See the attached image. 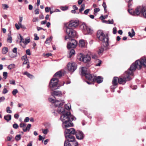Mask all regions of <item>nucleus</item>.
I'll return each instance as SVG.
<instances>
[{"instance_id":"obj_1","label":"nucleus","mask_w":146,"mask_h":146,"mask_svg":"<svg viewBox=\"0 0 146 146\" xmlns=\"http://www.w3.org/2000/svg\"><path fill=\"white\" fill-rule=\"evenodd\" d=\"M78 25V21L77 20L71 21L70 22L68 26L66 27V32L68 35V36H65V40H67L68 39H70L76 36V32L73 29V28L77 26Z\"/></svg>"},{"instance_id":"obj_2","label":"nucleus","mask_w":146,"mask_h":146,"mask_svg":"<svg viewBox=\"0 0 146 146\" xmlns=\"http://www.w3.org/2000/svg\"><path fill=\"white\" fill-rule=\"evenodd\" d=\"M136 67L134 66V64H132L130 68L125 72L123 78H118V83L119 84L125 83L126 81H129L132 78L133 72L136 70Z\"/></svg>"},{"instance_id":"obj_3","label":"nucleus","mask_w":146,"mask_h":146,"mask_svg":"<svg viewBox=\"0 0 146 146\" xmlns=\"http://www.w3.org/2000/svg\"><path fill=\"white\" fill-rule=\"evenodd\" d=\"M62 114L61 116L60 119L63 123L64 124L65 127H68L72 126L73 123L70 121H72L75 119V118L71 115L70 113L69 112L66 111Z\"/></svg>"},{"instance_id":"obj_4","label":"nucleus","mask_w":146,"mask_h":146,"mask_svg":"<svg viewBox=\"0 0 146 146\" xmlns=\"http://www.w3.org/2000/svg\"><path fill=\"white\" fill-rule=\"evenodd\" d=\"M64 135L66 139L72 143V146H78V142L75 140V137L74 135L76 133V131L74 128L66 129L64 131Z\"/></svg>"},{"instance_id":"obj_5","label":"nucleus","mask_w":146,"mask_h":146,"mask_svg":"<svg viewBox=\"0 0 146 146\" xmlns=\"http://www.w3.org/2000/svg\"><path fill=\"white\" fill-rule=\"evenodd\" d=\"M62 76V72L59 71L56 72L54 75V78L50 80L49 86L52 90L57 89L59 88L58 86V78H60Z\"/></svg>"},{"instance_id":"obj_6","label":"nucleus","mask_w":146,"mask_h":146,"mask_svg":"<svg viewBox=\"0 0 146 146\" xmlns=\"http://www.w3.org/2000/svg\"><path fill=\"white\" fill-rule=\"evenodd\" d=\"M97 36L100 40L103 42V46L106 48L109 44L108 35H105L102 31L99 30L97 32Z\"/></svg>"},{"instance_id":"obj_7","label":"nucleus","mask_w":146,"mask_h":146,"mask_svg":"<svg viewBox=\"0 0 146 146\" xmlns=\"http://www.w3.org/2000/svg\"><path fill=\"white\" fill-rule=\"evenodd\" d=\"M132 64H134V66L136 67V69L137 68L140 69L142 66L146 67V57L141 58L139 60L135 61V63Z\"/></svg>"},{"instance_id":"obj_8","label":"nucleus","mask_w":146,"mask_h":146,"mask_svg":"<svg viewBox=\"0 0 146 146\" xmlns=\"http://www.w3.org/2000/svg\"><path fill=\"white\" fill-rule=\"evenodd\" d=\"M64 103L63 100L56 101L55 102V106L56 107H58L57 111L59 113L62 114L66 112L63 108Z\"/></svg>"},{"instance_id":"obj_9","label":"nucleus","mask_w":146,"mask_h":146,"mask_svg":"<svg viewBox=\"0 0 146 146\" xmlns=\"http://www.w3.org/2000/svg\"><path fill=\"white\" fill-rule=\"evenodd\" d=\"M84 33L85 35H91L93 33V30L90 28L88 27L84 23H82L80 26Z\"/></svg>"},{"instance_id":"obj_10","label":"nucleus","mask_w":146,"mask_h":146,"mask_svg":"<svg viewBox=\"0 0 146 146\" xmlns=\"http://www.w3.org/2000/svg\"><path fill=\"white\" fill-rule=\"evenodd\" d=\"M137 13L139 15L141 13L144 17L146 18V7L143 6H139L137 7Z\"/></svg>"},{"instance_id":"obj_11","label":"nucleus","mask_w":146,"mask_h":146,"mask_svg":"<svg viewBox=\"0 0 146 146\" xmlns=\"http://www.w3.org/2000/svg\"><path fill=\"white\" fill-rule=\"evenodd\" d=\"M78 57L80 60L85 63H86L90 61L91 59V58L89 55H85L82 54H80Z\"/></svg>"},{"instance_id":"obj_12","label":"nucleus","mask_w":146,"mask_h":146,"mask_svg":"<svg viewBox=\"0 0 146 146\" xmlns=\"http://www.w3.org/2000/svg\"><path fill=\"white\" fill-rule=\"evenodd\" d=\"M67 67L69 71L73 72L77 68V65L74 62H69L67 65Z\"/></svg>"},{"instance_id":"obj_13","label":"nucleus","mask_w":146,"mask_h":146,"mask_svg":"<svg viewBox=\"0 0 146 146\" xmlns=\"http://www.w3.org/2000/svg\"><path fill=\"white\" fill-rule=\"evenodd\" d=\"M77 44V43L76 41L75 40L72 39L71 42L67 44V47L68 49L71 48H74L76 47Z\"/></svg>"},{"instance_id":"obj_14","label":"nucleus","mask_w":146,"mask_h":146,"mask_svg":"<svg viewBox=\"0 0 146 146\" xmlns=\"http://www.w3.org/2000/svg\"><path fill=\"white\" fill-rule=\"evenodd\" d=\"M76 138L78 139H82L84 137V135L83 133L80 131H76Z\"/></svg>"},{"instance_id":"obj_15","label":"nucleus","mask_w":146,"mask_h":146,"mask_svg":"<svg viewBox=\"0 0 146 146\" xmlns=\"http://www.w3.org/2000/svg\"><path fill=\"white\" fill-rule=\"evenodd\" d=\"M51 95L53 96L54 98H55V97L56 96H62V93L61 91H54L51 93Z\"/></svg>"},{"instance_id":"obj_16","label":"nucleus","mask_w":146,"mask_h":146,"mask_svg":"<svg viewBox=\"0 0 146 146\" xmlns=\"http://www.w3.org/2000/svg\"><path fill=\"white\" fill-rule=\"evenodd\" d=\"M103 81V78L101 76H94L93 79V81H96L97 83L99 84L101 83Z\"/></svg>"},{"instance_id":"obj_17","label":"nucleus","mask_w":146,"mask_h":146,"mask_svg":"<svg viewBox=\"0 0 146 146\" xmlns=\"http://www.w3.org/2000/svg\"><path fill=\"white\" fill-rule=\"evenodd\" d=\"M81 74L83 76H85L86 74L88 73L87 71V69L86 67H82L81 68Z\"/></svg>"},{"instance_id":"obj_18","label":"nucleus","mask_w":146,"mask_h":146,"mask_svg":"<svg viewBox=\"0 0 146 146\" xmlns=\"http://www.w3.org/2000/svg\"><path fill=\"white\" fill-rule=\"evenodd\" d=\"M85 76L87 79L90 81L92 80H93L94 76V75L90 74L89 73L87 74H86Z\"/></svg>"},{"instance_id":"obj_19","label":"nucleus","mask_w":146,"mask_h":146,"mask_svg":"<svg viewBox=\"0 0 146 146\" xmlns=\"http://www.w3.org/2000/svg\"><path fill=\"white\" fill-rule=\"evenodd\" d=\"M137 8L136 9L135 11H134L132 10H129L128 11L129 13L132 15H138L139 14H137Z\"/></svg>"},{"instance_id":"obj_20","label":"nucleus","mask_w":146,"mask_h":146,"mask_svg":"<svg viewBox=\"0 0 146 146\" xmlns=\"http://www.w3.org/2000/svg\"><path fill=\"white\" fill-rule=\"evenodd\" d=\"M118 81V78L116 77H115L113 78L112 81V84L113 85L117 86L118 83L117 81Z\"/></svg>"},{"instance_id":"obj_21","label":"nucleus","mask_w":146,"mask_h":146,"mask_svg":"<svg viewBox=\"0 0 146 146\" xmlns=\"http://www.w3.org/2000/svg\"><path fill=\"white\" fill-rule=\"evenodd\" d=\"M135 34V32L133 29H131L130 32H128L129 36L131 38H132L133 36H134Z\"/></svg>"},{"instance_id":"obj_22","label":"nucleus","mask_w":146,"mask_h":146,"mask_svg":"<svg viewBox=\"0 0 146 146\" xmlns=\"http://www.w3.org/2000/svg\"><path fill=\"white\" fill-rule=\"evenodd\" d=\"M13 52L14 53L13 55H11V57L12 58L16 57L17 56V48H14L13 50Z\"/></svg>"},{"instance_id":"obj_23","label":"nucleus","mask_w":146,"mask_h":146,"mask_svg":"<svg viewBox=\"0 0 146 146\" xmlns=\"http://www.w3.org/2000/svg\"><path fill=\"white\" fill-rule=\"evenodd\" d=\"M75 54V51L73 49H71L69 54V56L68 57L69 58H70L73 55H74Z\"/></svg>"},{"instance_id":"obj_24","label":"nucleus","mask_w":146,"mask_h":146,"mask_svg":"<svg viewBox=\"0 0 146 146\" xmlns=\"http://www.w3.org/2000/svg\"><path fill=\"white\" fill-rule=\"evenodd\" d=\"M79 45L80 47H83L85 46V43L84 40H80Z\"/></svg>"},{"instance_id":"obj_25","label":"nucleus","mask_w":146,"mask_h":146,"mask_svg":"<svg viewBox=\"0 0 146 146\" xmlns=\"http://www.w3.org/2000/svg\"><path fill=\"white\" fill-rule=\"evenodd\" d=\"M104 50V48L102 46L100 47H99V48L98 50V54L99 55H100L103 52Z\"/></svg>"},{"instance_id":"obj_26","label":"nucleus","mask_w":146,"mask_h":146,"mask_svg":"<svg viewBox=\"0 0 146 146\" xmlns=\"http://www.w3.org/2000/svg\"><path fill=\"white\" fill-rule=\"evenodd\" d=\"M31 124H28L26 128H23V131L24 132H26L27 130L29 131L30 129L31 128Z\"/></svg>"},{"instance_id":"obj_27","label":"nucleus","mask_w":146,"mask_h":146,"mask_svg":"<svg viewBox=\"0 0 146 146\" xmlns=\"http://www.w3.org/2000/svg\"><path fill=\"white\" fill-rule=\"evenodd\" d=\"M102 61L100 60H96L95 61L96 64L95 66H100L101 63Z\"/></svg>"},{"instance_id":"obj_28","label":"nucleus","mask_w":146,"mask_h":146,"mask_svg":"<svg viewBox=\"0 0 146 146\" xmlns=\"http://www.w3.org/2000/svg\"><path fill=\"white\" fill-rule=\"evenodd\" d=\"M69 142H70L67 139V140L65 141L64 143V146H72L71 144Z\"/></svg>"},{"instance_id":"obj_29","label":"nucleus","mask_w":146,"mask_h":146,"mask_svg":"<svg viewBox=\"0 0 146 146\" xmlns=\"http://www.w3.org/2000/svg\"><path fill=\"white\" fill-rule=\"evenodd\" d=\"M54 99H53L52 98H49L48 99V100L50 102L52 103H54V105L55 106V102L56 101H58V100H56V98Z\"/></svg>"},{"instance_id":"obj_30","label":"nucleus","mask_w":146,"mask_h":146,"mask_svg":"<svg viewBox=\"0 0 146 146\" xmlns=\"http://www.w3.org/2000/svg\"><path fill=\"white\" fill-rule=\"evenodd\" d=\"M85 5L84 4H82L80 7V8L79 9V11L80 12L83 11L85 9Z\"/></svg>"},{"instance_id":"obj_31","label":"nucleus","mask_w":146,"mask_h":146,"mask_svg":"<svg viewBox=\"0 0 146 146\" xmlns=\"http://www.w3.org/2000/svg\"><path fill=\"white\" fill-rule=\"evenodd\" d=\"M52 36H51L50 37L47 38L45 41V43L47 44L50 42L52 40Z\"/></svg>"},{"instance_id":"obj_32","label":"nucleus","mask_w":146,"mask_h":146,"mask_svg":"<svg viewBox=\"0 0 146 146\" xmlns=\"http://www.w3.org/2000/svg\"><path fill=\"white\" fill-rule=\"evenodd\" d=\"M8 51V49L6 47H4L2 49V53L3 54H6Z\"/></svg>"},{"instance_id":"obj_33","label":"nucleus","mask_w":146,"mask_h":146,"mask_svg":"<svg viewBox=\"0 0 146 146\" xmlns=\"http://www.w3.org/2000/svg\"><path fill=\"white\" fill-rule=\"evenodd\" d=\"M65 109L67 110H69L71 108V106L70 104H68L65 105L64 106Z\"/></svg>"},{"instance_id":"obj_34","label":"nucleus","mask_w":146,"mask_h":146,"mask_svg":"<svg viewBox=\"0 0 146 146\" xmlns=\"http://www.w3.org/2000/svg\"><path fill=\"white\" fill-rule=\"evenodd\" d=\"M2 6V8L4 9H7L9 7L8 5L5 4H3Z\"/></svg>"},{"instance_id":"obj_35","label":"nucleus","mask_w":146,"mask_h":146,"mask_svg":"<svg viewBox=\"0 0 146 146\" xmlns=\"http://www.w3.org/2000/svg\"><path fill=\"white\" fill-rule=\"evenodd\" d=\"M30 42V40L29 38L26 39L24 41V44L25 45L27 44Z\"/></svg>"},{"instance_id":"obj_36","label":"nucleus","mask_w":146,"mask_h":146,"mask_svg":"<svg viewBox=\"0 0 146 146\" xmlns=\"http://www.w3.org/2000/svg\"><path fill=\"white\" fill-rule=\"evenodd\" d=\"M21 138V136L20 135H17L15 136V139L17 141H18L20 140Z\"/></svg>"},{"instance_id":"obj_37","label":"nucleus","mask_w":146,"mask_h":146,"mask_svg":"<svg viewBox=\"0 0 146 146\" xmlns=\"http://www.w3.org/2000/svg\"><path fill=\"white\" fill-rule=\"evenodd\" d=\"M19 36L20 37V43L21 44V42H23L24 43L25 40L23 38V37L22 36L20 35L19 34Z\"/></svg>"},{"instance_id":"obj_38","label":"nucleus","mask_w":146,"mask_h":146,"mask_svg":"<svg viewBox=\"0 0 146 146\" xmlns=\"http://www.w3.org/2000/svg\"><path fill=\"white\" fill-rule=\"evenodd\" d=\"M4 119L5 120H6L7 122H8L9 121V115L8 114L6 115L5 116Z\"/></svg>"},{"instance_id":"obj_39","label":"nucleus","mask_w":146,"mask_h":146,"mask_svg":"<svg viewBox=\"0 0 146 146\" xmlns=\"http://www.w3.org/2000/svg\"><path fill=\"white\" fill-rule=\"evenodd\" d=\"M108 17V15H106L104 16H103V15H102L100 17V19L102 20L104 19H106Z\"/></svg>"},{"instance_id":"obj_40","label":"nucleus","mask_w":146,"mask_h":146,"mask_svg":"<svg viewBox=\"0 0 146 146\" xmlns=\"http://www.w3.org/2000/svg\"><path fill=\"white\" fill-rule=\"evenodd\" d=\"M42 132L44 134H47L48 132V130L47 129H42Z\"/></svg>"},{"instance_id":"obj_41","label":"nucleus","mask_w":146,"mask_h":146,"mask_svg":"<svg viewBox=\"0 0 146 146\" xmlns=\"http://www.w3.org/2000/svg\"><path fill=\"white\" fill-rule=\"evenodd\" d=\"M92 58L94 59H96V60H98L97 58L98 57H97V56L95 54H92Z\"/></svg>"},{"instance_id":"obj_42","label":"nucleus","mask_w":146,"mask_h":146,"mask_svg":"<svg viewBox=\"0 0 146 146\" xmlns=\"http://www.w3.org/2000/svg\"><path fill=\"white\" fill-rule=\"evenodd\" d=\"M13 127L15 129H17L18 127V125L17 123H14L13 125Z\"/></svg>"},{"instance_id":"obj_43","label":"nucleus","mask_w":146,"mask_h":146,"mask_svg":"<svg viewBox=\"0 0 146 146\" xmlns=\"http://www.w3.org/2000/svg\"><path fill=\"white\" fill-rule=\"evenodd\" d=\"M26 125V124L25 123H21L20 124V127L21 128H23Z\"/></svg>"},{"instance_id":"obj_44","label":"nucleus","mask_w":146,"mask_h":146,"mask_svg":"<svg viewBox=\"0 0 146 146\" xmlns=\"http://www.w3.org/2000/svg\"><path fill=\"white\" fill-rule=\"evenodd\" d=\"M18 90L17 89L14 90L12 92V94L14 95H15L17 93Z\"/></svg>"},{"instance_id":"obj_45","label":"nucleus","mask_w":146,"mask_h":146,"mask_svg":"<svg viewBox=\"0 0 146 146\" xmlns=\"http://www.w3.org/2000/svg\"><path fill=\"white\" fill-rule=\"evenodd\" d=\"M38 21V18L37 17L34 18L32 20V21L33 22H37V21Z\"/></svg>"},{"instance_id":"obj_46","label":"nucleus","mask_w":146,"mask_h":146,"mask_svg":"<svg viewBox=\"0 0 146 146\" xmlns=\"http://www.w3.org/2000/svg\"><path fill=\"white\" fill-rule=\"evenodd\" d=\"M3 76L5 77V79H6L7 78V73L6 72H4L3 73Z\"/></svg>"},{"instance_id":"obj_47","label":"nucleus","mask_w":146,"mask_h":146,"mask_svg":"<svg viewBox=\"0 0 146 146\" xmlns=\"http://www.w3.org/2000/svg\"><path fill=\"white\" fill-rule=\"evenodd\" d=\"M90 11L89 9H87L84 12V14L85 15H87L89 12Z\"/></svg>"},{"instance_id":"obj_48","label":"nucleus","mask_w":146,"mask_h":146,"mask_svg":"<svg viewBox=\"0 0 146 146\" xmlns=\"http://www.w3.org/2000/svg\"><path fill=\"white\" fill-rule=\"evenodd\" d=\"M100 11V9L99 8H95L94 9V13H97Z\"/></svg>"},{"instance_id":"obj_49","label":"nucleus","mask_w":146,"mask_h":146,"mask_svg":"<svg viewBox=\"0 0 146 146\" xmlns=\"http://www.w3.org/2000/svg\"><path fill=\"white\" fill-rule=\"evenodd\" d=\"M15 66V65L14 64H12L10 65V69L14 68Z\"/></svg>"},{"instance_id":"obj_50","label":"nucleus","mask_w":146,"mask_h":146,"mask_svg":"<svg viewBox=\"0 0 146 146\" xmlns=\"http://www.w3.org/2000/svg\"><path fill=\"white\" fill-rule=\"evenodd\" d=\"M35 37L34 40H37L39 39V38L37 36V34H35L34 35Z\"/></svg>"},{"instance_id":"obj_51","label":"nucleus","mask_w":146,"mask_h":146,"mask_svg":"<svg viewBox=\"0 0 146 146\" xmlns=\"http://www.w3.org/2000/svg\"><path fill=\"white\" fill-rule=\"evenodd\" d=\"M29 118L28 117H26L24 119V122H28L29 120Z\"/></svg>"},{"instance_id":"obj_52","label":"nucleus","mask_w":146,"mask_h":146,"mask_svg":"<svg viewBox=\"0 0 146 146\" xmlns=\"http://www.w3.org/2000/svg\"><path fill=\"white\" fill-rule=\"evenodd\" d=\"M113 34H115L117 33V29L115 27L113 29Z\"/></svg>"},{"instance_id":"obj_53","label":"nucleus","mask_w":146,"mask_h":146,"mask_svg":"<svg viewBox=\"0 0 146 146\" xmlns=\"http://www.w3.org/2000/svg\"><path fill=\"white\" fill-rule=\"evenodd\" d=\"M8 92V91L7 90V89L5 88L3 90V94H5L7 93Z\"/></svg>"},{"instance_id":"obj_54","label":"nucleus","mask_w":146,"mask_h":146,"mask_svg":"<svg viewBox=\"0 0 146 146\" xmlns=\"http://www.w3.org/2000/svg\"><path fill=\"white\" fill-rule=\"evenodd\" d=\"M15 26L17 30H19L20 29V27L19 25H18V24L17 23L16 24H15Z\"/></svg>"},{"instance_id":"obj_55","label":"nucleus","mask_w":146,"mask_h":146,"mask_svg":"<svg viewBox=\"0 0 146 146\" xmlns=\"http://www.w3.org/2000/svg\"><path fill=\"white\" fill-rule=\"evenodd\" d=\"M63 11H65L67 10L68 8L66 7H61L60 8Z\"/></svg>"},{"instance_id":"obj_56","label":"nucleus","mask_w":146,"mask_h":146,"mask_svg":"<svg viewBox=\"0 0 146 146\" xmlns=\"http://www.w3.org/2000/svg\"><path fill=\"white\" fill-rule=\"evenodd\" d=\"M26 53L27 54L29 55H31L30 51L29 49H28L26 50Z\"/></svg>"},{"instance_id":"obj_57","label":"nucleus","mask_w":146,"mask_h":146,"mask_svg":"<svg viewBox=\"0 0 146 146\" xmlns=\"http://www.w3.org/2000/svg\"><path fill=\"white\" fill-rule=\"evenodd\" d=\"M102 6L104 8V9H106V8L107 6L106 5V3L105 2H104L102 4Z\"/></svg>"},{"instance_id":"obj_58","label":"nucleus","mask_w":146,"mask_h":146,"mask_svg":"<svg viewBox=\"0 0 146 146\" xmlns=\"http://www.w3.org/2000/svg\"><path fill=\"white\" fill-rule=\"evenodd\" d=\"M14 117L17 119L19 117V115L18 114H15L14 115Z\"/></svg>"},{"instance_id":"obj_59","label":"nucleus","mask_w":146,"mask_h":146,"mask_svg":"<svg viewBox=\"0 0 146 146\" xmlns=\"http://www.w3.org/2000/svg\"><path fill=\"white\" fill-rule=\"evenodd\" d=\"M50 9V8H49L48 7H46L45 8V11L46 12H48Z\"/></svg>"},{"instance_id":"obj_60","label":"nucleus","mask_w":146,"mask_h":146,"mask_svg":"<svg viewBox=\"0 0 146 146\" xmlns=\"http://www.w3.org/2000/svg\"><path fill=\"white\" fill-rule=\"evenodd\" d=\"M108 23L110 24H113V19H112L111 20H109L108 21Z\"/></svg>"},{"instance_id":"obj_61","label":"nucleus","mask_w":146,"mask_h":146,"mask_svg":"<svg viewBox=\"0 0 146 146\" xmlns=\"http://www.w3.org/2000/svg\"><path fill=\"white\" fill-rule=\"evenodd\" d=\"M22 60H27V57L26 56H23L22 57Z\"/></svg>"},{"instance_id":"obj_62","label":"nucleus","mask_w":146,"mask_h":146,"mask_svg":"<svg viewBox=\"0 0 146 146\" xmlns=\"http://www.w3.org/2000/svg\"><path fill=\"white\" fill-rule=\"evenodd\" d=\"M84 0H79L78 1V5H80L81 4L83 1Z\"/></svg>"},{"instance_id":"obj_63","label":"nucleus","mask_w":146,"mask_h":146,"mask_svg":"<svg viewBox=\"0 0 146 146\" xmlns=\"http://www.w3.org/2000/svg\"><path fill=\"white\" fill-rule=\"evenodd\" d=\"M35 14H38L39 13V9H36L35 10Z\"/></svg>"},{"instance_id":"obj_64","label":"nucleus","mask_w":146,"mask_h":146,"mask_svg":"<svg viewBox=\"0 0 146 146\" xmlns=\"http://www.w3.org/2000/svg\"><path fill=\"white\" fill-rule=\"evenodd\" d=\"M27 76L28 77H29V78H33V76L32 75H31V74H29H29H28L27 75Z\"/></svg>"}]
</instances>
